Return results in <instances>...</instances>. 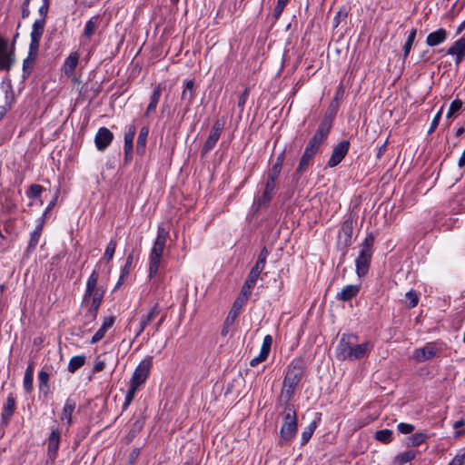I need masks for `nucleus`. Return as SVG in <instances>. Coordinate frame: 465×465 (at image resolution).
<instances>
[{"label":"nucleus","instance_id":"nucleus-15","mask_svg":"<svg viewBox=\"0 0 465 465\" xmlns=\"http://www.w3.org/2000/svg\"><path fill=\"white\" fill-rule=\"evenodd\" d=\"M114 138L113 133L106 127H101L98 129L95 137L94 143L95 146L99 151H104L106 149L110 143H112Z\"/></svg>","mask_w":465,"mask_h":465},{"label":"nucleus","instance_id":"nucleus-8","mask_svg":"<svg viewBox=\"0 0 465 465\" xmlns=\"http://www.w3.org/2000/svg\"><path fill=\"white\" fill-rule=\"evenodd\" d=\"M375 237L372 233H369L362 243L358 257L355 259V271L358 277L365 276L368 272L373 254V243Z\"/></svg>","mask_w":465,"mask_h":465},{"label":"nucleus","instance_id":"nucleus-18","mask_svg":"<svg viewBox=\"0 0 465 465\" xmlns=\"http://www.w3.org/2000/svg\"><path fill=\"white\" fill-rule=\"evenodd\" d=\"M448 54L455 56V64L459 65L465 58V37H460L448 49Z\"/></svg>","mask_w":465,"mask_h":465},{"label":"nucleus","instance_id":"nucleus-28","mask_svg":"<svg viewBox=\"0 0 465 465\" xmlns=\"http://www.w3.org/2000/svg\"><path fill=\"white\" fill-rule=\"evenodd\" d=\"M244 303L241 302L238 300H235L233 302L232 309L230 310L227 317L225 318L227 325H232L234 323Z\"/></svg>","mask_w":465,"mask_h":465},{"label":"nucleus","instance_id":"nucleus-52","mask_svg":"<svg viewBox=\"0 0 465 465\" xmlns=\"http://www.w3.org/2000/svg\"><path fill=\"white\" fill-rule=\"evenodd\" d=\"M289 0H277V5L273 10V18L278 20L282 15Z\"/></svg>","mask_w":465,"mask_h":465},{"label":"nucleus","instance_id":"nucleus-43","mask_svg":"<svg viewBox=\"0 0 465 465\" xmlns=\"http://www.w3.org/2000/svg\"><path fill=\"white\" fill-rule=\"evenodd\" d=\"M427 438H428L427 434H425L423 432H418V433L412 434L409 438V444L412 447L420 446V444H422L423 442L426 441Z\"/></svg>","mask_w":465,"mask_h":465},{"label":"nucleus","instance_id":"nucleus-9","mask_svg":"<svg viewBox=\"0 0 465 465\" xmlns=\"http://www.w3.org/2000/svg\"><path fill=\"white\" fill-rule=\"evenodd\" d=\"M353 223L354 219L351 214L343 221L338 232L337 247L343 251V255L352 242Z\"/></svg>","mask_w":465,"mask_h":465},{"label":"nucleus","instance_id":"nucleus-46","mask_svg":"<svg viewBox=\"0 0 465 465\" xmlns=\"http://www.w3.org/2000/svg\"><path fill=\"white\" fill-rule=\"evenodd\" d=\"M249 94H250V89H249V87H245L238 98L237 107L240 111V114H242V113L244 110V106H245L246 101L249 97Z\"/></svg>","mask_w":465,"mask_h":465},{"label":"nucleus","instance_id":"nucleus-53","mask_svg":"<svg viewBox=\"0 0 465 465\" xmlns=\"http://www.w3.org/2000/svg\"><path fill=\"white\" fill-rule=\"evenodd\" d=\"M38 381H39L40 391H42L44 388L48 390L49 374L46 371H41L39 372Z\"/></svg>","mask_w":465,"mask_h":465},{"label":"nucleus","instance_id":"nucleus-32","mask_svg":"<svg viewBox=\"0 0 465 465\" xmlns=\"http://www.w3.org/2000/svg\"><path fill=\"white\" fill-rule=\"evenodd\" d=\"M193 85L194 82L192 79H187L184 82V88L182 92L181 99L189 104L193 99Z\"/></svg>","mask_w":465,"mask_h":465},{"label":"nucleus","instance_id":"nucleus-7","mask_svg":"<svg viewBox=\"0 0 465 465\" xmlns=\"http://www.w3.org/2000/svg\"><path fill=\"white\" fill-rule=\"evenodd\" d=\"M169 236V231L163 226L158 227V234L152 247L149 256V277H154L160 268L161 259L165 248L166 240Z\"/></svg>","mask_w":465,"mask_h":465},{"label":"nucleus","instance_id":"nucleus-48","mask_svg":"<svg viewBox=\"0 0 465 465\" xmlns=\"http://www.w3.org/2000/svg\"><path fill=\"white\" fill-rule=\"evenodd\" d=\"M115 249H116V241L112 239L108 242L105 252H104V258L107 262H110L113 259L114 252H115Z\"/></svg>","mask_w":465,"mask_h":465},{"label":"nucleus","instance_id":"nucleus-45","mask_svg":"<svg viewBox=\"0 0 465 465\" xmlns=\"http://www.w3.org/2000/svg\"><path fill=\"white\" fill-rule=\"evenodd\" d=\"M462 101L460 100V99H455L453 100L450 104V107H449V110L447 112V117L448 118H450L452 117L455 114H457L462 107Z\"/></svg>","mask_w":465,"mask_h":465},{"label":"nucleus","instance_id":"nucleus-59","mask_svg":"<svg viewBox=\"0 0 465 465\" xmlns=\"http://www.w3.org/2000/svg\"><path fill=\"white\" fill-rule=\"evenodd\" d=\"M348 15V12L343 8L340 9L336 15L333 18V24L335 26H338L340 25V22L341 19H345Z\"/></svg>","mask_w":465,"mask_h":465},{"label":"nucleus","instance_id":"nucleus-29","mask_svg":"<svg viewBox=\"0 0 465 465\" xmlns=\"http://www.w3.org/2000/svg\"><path fill=\"white\" fill-rule=\"evenodd\" d=\"M159 314V312L157 311L156 308H153L146 315H143L142 318H141V321L139 322V330L136 333V336L140 335L143 330L145 329V327L151 322H153L156 316Z\"/></svg>","mask_w":465,"mask_h":465},{"label":"nucleus","instance_id":"nucleus-64","mask_svg":"<svg viewBox=\"0 0 465 465\" xmlns=\"http://www.w3.org/2000/svg\"><path fill=\"white\" fill-rule=\"evenodd\" d=\"M465 461V454L456 455L449 465H463Z\"/></svg>","mask_w":465,"mask_h":465},{"label":"nucleus","instance_id":"nucleus-27","mask_svg":"<svg viewBox=\"0 0 465 465\" xmlns=\"http://www.w3.org/2000/svg\"><path fill=\"white\" fill-rule=\"evenodd\" d=\"M100 22L99 16H93L90 20H88L85 24L84 33L82 37L84 39H90V37L94 34L96 28L98 27Z\"/></svg>","mask_w":465,"mask_h":465},{"label":"nucleus","instance_id":"nucleus-24","mask_svg":"<svg viewBox=\"0 0 465 465\" xmlns=\"http://www.w3.org/2000/svg\"><path fill=\"white\" fill-rule=\"evenodd\" d=\"M79 54L77 52L71 53L64 63V72L67 76H72L78 64Z\"/></svg>","mask_w":465,"mask_h":465},{"label":"nucleus","instance_id":"nucleus-12","mask_svg":"<svg viewBox=\"0 0 465 465\" xmlns=\"http://www.w3.org/2000/svg\"><path fill=\"white\" fill-rule=\"evenodd\" d=\"M350 149V142L348 140H342L336 144L331 152V157L328 160L327 166L330 168L337 166L343 158L346 156Z\"/></svg>","mask_w":465,"mask_h":465},{"label":"nucleus","instance_id":"nucleus-54","mask_svg":"<svg viewBox=\"0 0 465 465\" xmlns=\"http://www.w3.org/2000/svg\"><path fill=\"white\" fill-rule=\"evenodd\" d=\"M339 110V104L331 102L327 109V112L324 114V117H329L331 122H333V119Z\"/></svg>","mask_w":465,"mask_h":465},{"label":"nucleus","instance_id":"nucleus-16","mask_svg":"<svg viewBox=\"0 0 465 465\" xmlns=\"http://www.w3.org/2000/svg\"><path fill=\"white\" fill-rule=\"evenodd\" d=\"M15 407H16L15 397L12 393H10L7 396L6 402L4 405L2 412H1V424L3 426L6 427L9 424V422L15 413Z\"/></svg>","mask_w":465,"mask_h":465},{"label":"nucleus","instance_id":"nucleus-47","mask_svg":"<svg viewBox=\"0 0 465 465\" xmlns=\"http://www.w3.org/2000/svg\"><path fill=\"white\" fill-rule=\"evenodd\" d=\"M269 253H270L269 250L267 249L266 246H264L261 250V252H260V253L258 255L257 261H256L254 265H256V266H258V267H260L262 269H264L265 264H266V260H267V257H268Z\"/></svg>","mask_w":465,"mask_h":465},{"label":"nucleus","instance_id":"nucleus-36","mask_svg":"<svg viewBox=\"0 0 465 465\" xmlns=\"http://www.w3.org/2000/svg\"><path fill=\"white\" fill-rule=\"evenodd\" d=\"M313 157L314 156L311 155V153L303 152V154L302 155V157L300 159L299 164H298V166L296 168V171H295L293 176L295 177L298 174L303 173L306 171L307 167L310 164L311 160Z\"/></svg>","mask_w":465,"mask_h":465},{"label":"nucleus","instance_id":"nucleus-50","mask_svg":"<svg viewBox=\"0 0 465 465\" xmlns=\"http://www.w3.org/2000/svg\"><path fill=\"white\" fill-rule=\"evenodd\" d=\"M262 271H263V269H262L256 265H253L247 276L246 281H249L250 282L256 284V282H257L258 278L260 277V274L262 272Z\"/></svg>","mask_w":465,"mask_h":465},{"label":"nucleus","instance_id":"nucleus-14","mask_svg":"<svg viewBox=\"0 0 465 465\" xmlns=\"http://www.w3.org/2000/svg\"><path fill=\"white\" fill-rule=\"evenodd\" d=\"M14 62V53L8 51V42L0 37V70L8 71Z\"/></svg>","mask_w":465,"mask_h":465},{"label":"nucleus","instance_id":"nucleus-23","mask_svg":"<svg viewBox=\"0 0 465 465\" xmlns=\"http://www.w3.org/2000/svg\"><path fill=\"white\" fill-rule=\"evenodd\" d=\"M360 292L359 285L349 284L344 286L340 292L337 293L336 298L339 301L348 302L354 298Z\"/></svg>","mask_w":465,"mask_h":465},{"label":"nucleus","instance_id":"nucleus-25","mask_svg":"<svg viewBox=\"0 0 465 465\" xmlns=\"http://www.w3.org/2000/svg\"><path fill=\"white\" fill-rule=\"evenodd\" d=\"M133 262H134V252L129 253L126 258L125 263L121 270L120 277L115 285V289L119 288L120 285H122L127 280V278L130 274L131 269H132Z\"/></svg>","mask_w":465,"mask_h":465},{"label":"nucleus","instance_id":"nucleus-34","mask_svg":"<svg viewBox=\"0 0 465 465\" xmlns=\"http://www.w3.org/2000/svg\"><path fill=\"white\" fill-rule=\"evenodd\" d=\"M86 357L84 355H76L70 359L68 363V371L74 373L78 369L84 365Z\"/></svg>","mask_w":465,"mask_h":465},{"label":"nucleus","instance_id":"nucleus-62","mask_svg":"<svg viewBox=\"0 0 465 465\" xmlns=\"http://www.w3.org/2000/svg\"><path fill=\"white\" fill-rule=\"evenodd\" d=\"M223 127H224V121H222V120H216L213 125V128H212V132L213 133H217L221 135L223 130Z\"/></svg>","mask_w":465,"mask_h":465},{"label":"nucleus","instance_id":"nucleus-21","mask_svg":"<svg viewBox=\"0 0 465 465\" xmlns=\"http://www.w3.org/2000/svg\"><path fill=\"white\" fill-rule=\"evenodd\" d=\"M448 38V32L444 28L430 33L426 37V44L428 46L433 47L444 43Z\"/></svg>","mask_w":465,"mask_h":465},{"label":"nucleus","instance_id":"nucleus-55","mask_svg":"<svg viewBox=\"0 0 465 465\" xmlns=\"http://www.w3.org/2000/svg\"><path fill=\"white\" fill-rule=\"evenodd\" d=\"M40 236H41V234L32 232V233L30 235V240L28 242V246H27L28 252H31L35 249V247L37 246V244L39 242Z\"/></svg>","mask_w":465,"mask_h":465},{"label":"nucleus","instance_id":"nucleus-19","mask_svg":"<svg viewBox=\"0 0 465 465\" xmlns=\"http://www.w3.org/2000/svg\"><path fill=\"white\" fill-rule=\"evenodd\" d=\"M76 408V400L70 396L65 400L64 405L62 410L61 413V420L63 422H65L67 424V427L69 428L73 423V412L74 411Z\"/></svg>","mask_w":465,"mask_h":465},{"label":"nucleus","instance_id":"nucleus-20","mask_svg":"<svg viewBox=\"0 0 465 465\" xmlns=\"http://www.w3.org/2000/svg\"><path fill=\"white\" fill-rule=\"evenodd\" d=\"M60 444V431L58 429H54L51 431L48 438L47 454L50 459L54 460L59 449Z\"/></svg>","mask_w":465,"mask_h":465},{"label":"nucleus","instance_id":"nucleus-57","mask_svg":"<svg viewBox=\"0 0 465 465\" xmlns=\"http://www.w3.org/2000/svg\"><path fill=\"white\" fill-rule=\"evenodd\" d=\"M414 429L415 427L410 423L401 422L397 425V430L401 434H410Z\"/></svg>","mask_w":465,"mask_h":465},{"label":"nucleus","instance_id":"nucleus-22","mask_svg":"<svg viewBox=\"0 0 465 465\" xmlns=\"http://www.w3.org/2000/svg\"><path fill=\"white\" fill-rule=\"evenodd\" d=\"M114 321L115 319L114 316L104 317L101 327L92 337L91 343L94 344L100 341L105 336L106 331L114 326Z\"/></svg>","mask_w":465,"mask_h":465},{"label":"nucleus","instance_id":"nucleus-10","mask_svg":"<svg viewBox=\"0 0 465 465\" xmlns=\"http://www.w3.org/2000/svg\"><path fill=\"white\" fill-rule=\"evenodd\" d=\"M45 21L44 18L36 19L33 25L30 33V55L38 54L40 41L45 32Z\"/></svg>","mask_w":465,"mask_h":465},{"label":"nucleus","instance_id":"nucleus-30","mask_svg":"<svg viewBox=\"0 0 465 465\" xmlns=\"http://www.w3.org/2000/svg\"><path fill=\"white\" fill-rule=\"evenodd\" d=\"M221 135L219 134L211 131L203 145L202 153L206 154L211 152L215 147Z\"/></svg>","mask_w":465,"mask_h":465},{"label":"nucleus","instance_id":"nucleus-2","mask_svg":"<svg viewBox=\"0 0 465 465\" xmlns=\"http://www.w3.org/2000/svg\"><path fill=\"white\" fill-rule=\"evenodd\" d=\"M302 375L303 366L302 360L295 359L292 361L286 370L278 403L290 402Z\"/></svg>","mask_w":465,"mask_h":465},{"label":"nucleus","instance_id":"nucleus-42","mask_svg":"<svg viewBox=\"0 0 465 465\" xmlns=\"http://www.w3.org/2000/svg\"><path fill=\"white\" fill-rule=\"evenodd\" d=\"M393 432L391 430L384 429L375 432V439L383 443H389L392 440Z\"/></svg>","mask_w":465,"mask_h":465},{"label":"nucleus","instance_id":"nucleus-17","mask_svg":"<svg viewBox=\"0 0 465 465\" xmlns=\"http://www.w3.org/2000/svg\"><path fill=\"white\" fill-rule=\"evenodd\" d=\"M272 344V337L269 334L264 336L259 355L250 361V365L252 367L257 366L259 363L264 361L268 358Z\"/></svg>","mask_w":465,"mask_h":465},{"label":"nucleus","instance_id":"nucleus-39","mask_svg":"<svg viewBox=\"0 0 465 465\" xmlns=\"http://www.w3.org/2000/svg\"><path fill=\"white\" fill-rule=\"evenodd\" d=\"M416 457V452L412 450L399 453L395 458V463L398 465H404L411 461Z\"/></svg>","mask_w":465,"mask_h":465},{"label":"nucleus","instance_id":"nucleus-37","mask_svg":"<svg viewBox=\"0 0 465 465\" xmlns=\"http://www.w3.org/2000/svg\"><path fill=\"white\" fill-rule=\"evenodd\" d=\"M254 287L255 283L250 282L249 281H245L244 284L242 287L241 292L239 296L236 298V300L245 304Z\"/></svg>","mask_w":465,"mask_h":465},{"label":"nucleus","instance_id":"nucleus-49","mask_svg":"<svg viewBox=\"0 0 465 465\" xmlns=\"http://www.w3.org/2000/svg\"><path fill=\"white\" fill-rule=\"evenodd\" d=\"M405 297L408 302L409 308H414L419 302V296L413 290L407 292Z\"/></svg>","mask_w":465,"mask_h":465},{"label":"nucleus","instance_id":"nucleus-3","mask_svg":"<svg viewBox=\"0 0 465 465\" xmlns=\"http://www.w3.org/2000/svg\"><path fill=\"white\" fill-rule=\"evenodd\" d=\"M152 366V358L143 359L135 368L130 380L129 389L125 394L123 409L125 410L135 397L136 391L143 385L150 373Z\"/></svg>","mask_w":465,"mask_h":465},{"label":"nucleus","instance_id":"nucleus-11","mask_svg":"<svg viewBox=\"0 0 465 465\" xmlns=\"http://www.w3.org/2000/svg\"><path fill=\"white\" fill-rule=\"evenodd\" d=\"M440 352V350L434 342H428L422 348L416 349L413 351L412 358L418 362H422L438 357Z\"/></svg>","mask_w":465,"mask_h":465},{"label":"nucleus","instance_id":"nucleus-56","mask_svg":"<svg viewBox=\"0 0 465 465\" xmlns=\"http://www.w3.org/2000/svg\"><path fill=\"white\" fill-rule=\"evenodd\" d=\"M441 115H442V107L434 115V117H433V119H432V121L430 123V128L428 130V134H432L436 130V128L439 125V123H440V120L441 118Z\"/></svg>","mask_w":465,"mask_h":465},{"label":"nucleus","instance_id":"nucleus-61","mask_svg":"<svg viewBox=\"0 0 465 465\" xmlns=\"http://www.w3.org/2000/svg\"><path fill=\"white\" fill-rule=\"evenodd\" d=\"M33 376L25 375L24 376V381H23V387L26 392H30L33 389Z\"/></svg>","mask_w":465,"mask_h":465},{"label":"nucleus","instance_id":"nucleus-33","mask_svg":"<svg viewBox=\"0 0 465 465\" xmlns=\"http://www.w3.org/2000/svg\"><path fill=\"white\" fill-rule=\"evenodd\" d=\"M149 134L148 127H143L138 134L137 143H136V150L139 154H143L145 151V144L147 136Z\"/></svg>","mask_w":465,"mask_h":465},{"label":"nucleus","instance_id":"nucleus-4","mask_svg":"<svg viewBox=\"0 0 465 465\" xmlns=\"http://www.w3.org/2000/svg\"><path fill=\"white\" fill-rule=\"evenodd\" d=\"M99 273L97 271L94 270L87 280L86 290L83 300L84 302L91 301L88 314L93 320L96 318L98 309L105 292L103 287L97 285Z\"/></svg>","mask_w":465,"mask_h":465},{"label":"nucleus","instance_id":"nucleus-5","mask_svg":"<svg viewBox=\"0 0 465 465\" xmlns=\"http://www.w3.org/2000/svg\"><path fill=\"white\" fill-rule=\"evenodd\" d=\"M279 177V173L267 171L263 179L259 183L261 194L254 197L255 211L269 205L277 189Z\"/></svg>","mask_w":465,"mask_h":465},{"label":"nucleus","instance_id":"nucleus-26","mask_svg":"<svg viewBox=\"0 0 465 465\" xmlns=\"http://www.w3.org/2000/svg\"><path fill=\"white\" fill-rule=\"evenodd\" d=\"M332 127V122L330 121L329 117H323L317 131L313 135H317L318 138L324 141L327 139L328 134Z\"/></svg>","mask_w":465,"mask_h":465},{"label":"nucleus","instance_id":"nucleus-60","mask_svg":"<svg viewBox=\"0 0 465 465\" xmlns=\"http://www.w3.org/2000/svg\"><path fill=\"white\" fill-rule=\"evenodd\" d=\"M344 94H345V86L342 84H341L336 90V93H335L332 102L339 104V102L341 100H342Z\"/></svg>","mask_w":465,"mask_h":465},{"label":"nucleus","instance_id":"nucleus-1","mask_svg":"<svg viewBox=\"0 0 465 465\" xmlns=\"http://www.w3.org/2000/svg\"><path fill=\"white\" fill-rule=\"evenodd\" d=\"M358 336L342 334L336 347V357L340 361H355L366 356L373 348L371 341L357 344Z\"/></svg>","mask_w":465,"mask_h":465},{"label":"nucleus","instance_id":"nucleus-51","mask_svg":"<svg viewBox=\"0 0 465 465\" xmlns=\"http://www.w3.org/2000/svg\"><path fill=\"white\" fill-rule=\"evenodd\" d=\"M43 190H44V188L42 185L32 184L28 190V192L26 193V194H27L28 198H32V199L38 198V197H40Z\"/></svg>","mask_w":465,"mask_h":465},{"label":"nucleus","instance_id":"nucleus-38","mask_svg":"<svg viewBox=\"0 0 465 465\" xmlns=\"http://www.w3.org/2000/svg\"><path fill=\"white\" fill-rule=\"evenodd\" d=\"M416 35H417V29L412 28L410 31L407 40L403 45V57L404 58L408 57V55L410 54V52L412 48V45L415 41Z\"/></svg>","mask_w":465,"mask_h":465},{"label":"nucleus","instance_id":"nucleus-44","mask_svg":"<svg viewBox=\"0 0 465 465\" xmlns=\"http://www.w3.org/2000/svg\"><path fill=\"white\" fill-rule=\"evenodd\" d=\"M284 159L285 152L283 151L277 156L275 163L272 165L271 168H269L268 171L281 174Z\"/></svg>","mask_w":465,"mask_h":465},{"label":"nucleus","instance_id":"nucleus-58","mask_svg":"<svg viewBox=\"0 0 465 465\" xmlns=\"http://www.w3.org/2000/svg\"><path fill=\"white\" fill-rule=\"evenodd\" d=\"M42 1H43V3L38 9V13L40 15V18H44V20L45 21V18H46L48 10H49L50 0H42Z\"/></svg>","mask_w":465,"mask_h":465},{"label":"nucleus","instance_id":"nucleus-63","mask_svg":"<svg viewBox=\"0 0 465 465\" xmlns=\"http://www.w3.org/2000/svg\"><path fill=\"white\" fill-rule=\"evenodd\" d=\"M104 367H105L104 361L101 360L100 357H98L95 360V362L94 364L93 371L94 372H100V371H102L104 369Z\"/></svg>","mask_w":465,"mask_h":465},{"label":"nucleus","instance_id":"nucleus-31","mask_svg":"<svg viewBox=\"0 0 465 465\" xmlns=\"http://www.w3.org/2000/svg\"><path fill=\"white\" fill-rule=\"evenodd\" d=\"M136 128L134 125H130L128 131L124 134V153L126 155L133 152V143L135 135Z\"/></svg>","mask_w":465,"mask_h":465},{"label":"nucleus","instance_id":"nucleus-40","mask_svg":"<svg viewBox=\"0 0 465 465\" xmlns=\"http://www.w3.org/2000/svg\"><path fill=\"white\" fill-rule=\"evenodd\" d=\"M162 87L158 85L154 88L153 94L151 95V101L146 110V114L148 115L152 111L155 110L157 104L159 102V98L161 96Z\"/></svg>","mask_w":465,"mask_h":465},{"label":"nucleus","instance_id":"nucleus-35","mask_svg":"<svg viewBox=\"0 0 465 465\" xmlns=\"http://www.w3.org/2000/svg\"><path fill=\"white\" fill-rule=\"evenodd\" d=\"M323 143V141L320 138H318L317 135H313L308 144L305 147L304 152L311 153V155L315 156L317 153L320 150L321 144Z\"/></svg>","mask_w":465,"mask_h":465},{"label":"nucleus","instance_id":"nucleus-41","mask_svg":"<svg viewBox=\"0 0 465 465\" xmlns=\"http://www.w3.org/2000/svg\"><path fill=\"white\" fill-rule=\"evenodd\" d=\"M317 424L315 421H312L309 424V426L302 432L301 437V445H306L311 440L314 430H316Z\"/></svg>","mask_w":465,"mask_h":465},{"label":"nucleus","instance_id":"nucleus-13","mask_svg":"<svg viewBox=\"0 0 465 465\" xmlns=\"http://www.w3.org/2000/svg\"><path fill=\"white\" fill-rule=\"evenodd\" d=\"M13 101V91L7 85L0 84V120L10 110Z\"/></svg>","mask_w":465,"mask_h":465},{"label":"nucleus","instance_id":"nucleus-6","mask_svg":"<svg viewBox=\"0 0 465 465\" xmlns=\"http://www.w3.org/2000/svg\"><path fill=\"white\" fill-rule=\"evenodd\" d=\"M282 407V416L283 423L280 430V442L286 443L293 440L298 430V418L294 405L287 403H278Z\"/></svg>","mask_w":465,"mask_h":465}]
</instances>
